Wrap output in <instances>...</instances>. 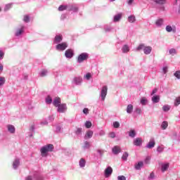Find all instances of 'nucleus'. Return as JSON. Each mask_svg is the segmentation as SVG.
<instances>
[{"instance_id":"37","label":"nucleus","mask_w":180,"mask_h":180,"mask_svg":"<svg viewBox=\"0 0 180 180\" xmlns=\"http://www.w3.org/2000/svg\"><path fill=\"white\" fill-rule=\"evenodd\" d=\"M141 105H146V103H147V99L146 98V97H143V98L141 99Z\"/></svg>"},{"instance_id":"20","label":"nucleus","mask_w":180,"mask_h":180,"mask_svg":"<svg viewBox=\"0 0 180 180\" xmlns=\"http://www.w3.org/2000/svg\"><path fill=\"white\" fill-rule=\"evenodd\" d=\"M62 41H63V36L57 35V36L55 37L56 43H60Z\"/></svg>"},{"instance_id":"24","label":"nucleus","mask_w":180,"mask_h":180,"mask_svg":"<svg viewBox=\"0 0 180 180\" xmlns=\"http://www.w3.org/2000/svg\"><path fill=\"white\" fill-rule=\"evenodd\" d=\"M85 164H86V162L84 158H81L79 160V167H81V168H84V167H85Z\"/></svg>"},{"instance_id":"25","label":"nucleus","mask_w":180,"mask_h":180,"mask_svg":"<svg viewBox=\"0 0 180 180\" xmlns=\"http://www.w3.org/2000/svg\"><path fill=\"white\" fill-rule=\"evenodd\" d=\"M167 127H168V122L164 121L163 122H162L161 128L162 129V130H165Z\"/></svg>"},{"instance_id":"2","label":"nucleus","mask_w":180,"mask_h":180,"mask_svg":"<svg viewBox=\"0 0 180 180\" xmlns=\"http://www.w3.org/2000/svg\"><path fill=\"white\" fill-rule=\"evenodd\" d=\"M89 55L86 53H83L80 54L77 58V61L79 63H82V61H85L86 60H88Z\"/></svg>"},{"instance_id":"16","label":"nucleus","mask_w":180,"mask_h":180,"mask_svg":"<svg viewBox=\"0 0 180 180\" xmlns=\"http://www.w3.org/2000/svg\"><path fill=\"white\" fill-rule=\"evenodd\" d=\"M74 82L76 85H79L82 82V77H75Z\"/></svg>"},{"instance_id":"27","label":"nucleus","mask_w":180,"mask_h":180,"mask_svg":"<svg viewBox=\"0 0 180 180\" xmlns=\"http://www.w3.org/2000/svg\"><path fill=\"white\" fill-rule=\"evenodd\" d=\"M143 165H144L143 162H138V164L135 165V169H141V167H143Z\"/></svg>"},{"instance_id":"38","label":"nucleus","mask_w":180,"mask_h":180,"mask_svg":"<svg viewBox=\"0 0 180 180\" xmlns=\"http://www.w3.org/2000/svg\"><path fill=\"white\" fill-rule=\"evenodd\" d=\"M174 77H176L177 79H180V70L176 71V72L174 73Z\"/></svg>"},{"instance_id":"17","label":"nucleus","mask_w":180,"mask_h":180,"mask_svg":"<svg viewBox=\"0 0 180 180\" xmlns=\"http://www.w3.org/2000/svg\"><path fill=\"white\" fill-rule=\"evenodd\" d=\"M7 129L10 133H12V134L15 133V127L13 125H11V124L8 125Z\"/></svg>"},{"instance_id":"54","label":"nucleus","mask_w":180,"mask_h":180,"mask_svg":"<svg viewBox=\"0 0 180 180\" xmlns=\"http://www.w3.org/2000/svg\"><path fill=\"white\" fill-rule=\"evenodd\" d=\"M84 77L87 79H91V73H87Z\"/></svg>"},{"instance_id":"61","label":"nucleus","mask_w":180,"mask_h":180,"mask_svg":"<svg viewBox=\"0 0 180 180\" xmlns=\"http://www.w3.org/2000/svg\"><path fill=\"white\" fill-rule=\"evenodd\" d=\"M26 180H32V176H27Z\"/></svg>"},{"instance_id":"36","label":"nucleus","mask_w":180,"mask_h":180,"mask_svg":"<svg viewBox=\"0 0 180 180\" xmlns=\"http://www.w3.org/2000/svg\"><path fill=\"white\" fill-rule=\"evenodd\" d=\"M162 23H164V20H162V19H160L156 21L157 26H161V25H162Z\"/></svg>"},{"instance_id":"50","label":"nucleus","mask_w":180,"mask_h":180,"mask_svg":"<svg viewBox=\"0 0 180 180\" xmlns=\"http://www.w3.org/2000/svg\"><path fill=\"white\" fill-rule=\"evenodd\" d=\"M151 160V158H150V157H147L146 158V160H145V162H146V164H150V160Z\"/></svg>"},{"instance_id":"39","label":"nucleus","mask_w":180,"mask_h":180,"mask_svg":"<svg viewBox=\"0 0 180 180\" xmlns=\"http://www.w3.org/2000/svg\"><path fill=\"white\" fill-rule=\"evenodd\" d=\"M113 126L115 129H119V127H120V124L119 123V122H113Z\"/></svg>"},{"instance_id":"47","label":"nucleus","mask_w":180,"mask_h":180,"mask_svg":"<svg viewBox=\"0 0 180 180\" xmlns=\"http://www.w3.org/2000/svg\"><path fill=\"white\" fill-rule=\"evenodd\" d=\"M75 133L76 134H81L82 133V128H77Z\"/></svg>"},{"instance_id":"35","label":"nucleus","mask_w":180,"mask_h":180,"mask_svg":"<svg viewBox=\"0 0 180 180\" xmlns=\"http://www.w3.org/2000/svg\"><path fill=\"white\" fill-rule=\"evenodd\" d=\"M171 109V107L169 105H164L162 107V110H164V112H168V110H169Z\"/></svg>"},{"instance_id":"60","label":"nucleus","mask_w":180,"mask_h":180,"mask_svg":"<svg viewBox=\"0 0 180 180\" xmlns=\"http://www.w3.org/2000/svg\"><path fill=\"white\" fill-rule=\"evenodd\" d=\"M84 144H85L86 147H89V142L86 141V142L84 143Z\"/></svg>"},{"instance_id":"52","label":"nucleus","mask_w":180,"mask_h":180,"mask_svg":"<svg viewBox=\"0 0 180 180\" xmlns=\"http://www.w3.org/2000/svg\"><path fill=\"white\" fill-rule=\"evenodd\" d=\"M83 112L84 113V115H88V113H89V110L88 108H84L83 110Z\"/></svg>"},{"instance_id":"55","label":"nucleus","mask_w":180,"mask_h":180,"mask_svg":"<svg viewBox=\"0 0 180 180\" xmlns=\"http://www.w3.org/2000/svg\"><path fill=\"white\" fill-rule=\"evenodd\" d=\"M148 178H149V179H154V172L150 173Z\"/></svg>"},{"instance_id":"12","label":"nucleus","mask_w":180,"mask_h":180,"mask_svg":"<svg viewBox=\"0 0 180 180\" xmlns=\"http://www.w3.org/2000/svg\"><path fill=\"white\" fill-rule=\"evenodd\" d=\"M168 168H169V163L162 164L161 168L162 172H165Z\"/></svg>"},{"instance_id":"41","label":"nucleus","mask_w":180,"mask_h":180,"mask_svg":"<svg viewBox=\"0 0 180 180\" xmlns=\"http://www.w3.org/2000/svg\"><path fill=\"white\" fill-rule=\"evenodd\" d=\"M23 20L27 23V22H30V18L29 17V15H24Z\"/></svg>"},{"instance_id":"21","label":"nucleus","mask_w":180,"mask_h":180,"mask_svg":"<svg viewBox=\"0 0 180 180\" xmlns=\"http://www.w3.org/2000/svg\"><path fill=\"white\" fill-rule=\"evenodd\" d=\"M122 19V13H119L114 16V22H119Z\"/></svg>"},{"instance_id":"34","label":"nucleus","mask_w":180,"mask_h":180,"mask_svg":"<svg viewBox=\"0 0 180 180\" xmlns=\"http://www.w3.org/2000/svg\"><path fill=\"white\" fill-rule=\"evenodd\" d=\"M144 47H146V46H144V44H140V45L136 48V51H140V50H144Z\"/></svg>"},{"instance_id":"1","label":"nucleus","mask_w":180,"mask_h":180,"mask_svg":"<svg viewBox=\"0 0 180 180\" xmlns=\"http://www.w3.org/2000/svg\"><path fill=\"white\" fill-rule=\"evenodd\" d=\"M53 150H54L53 144H47L43 146L40 150L41 157H47V153H51Z\"/></svg>"},{"instance_id":"14","label":"nucleus","mask_w":180,"mask_h":180,"mask_svg":"<svg viewBox=\"0 0 180 180\" xmlns=\"http://www.w3.org/2000/svg\"><path fill=\"white\" fill-rule=\"evenodd\" d=\"M152 102L153 103H158V102H160V96H157V95L153 96L152 97Z\"/></svg>"},{"instance_id":"57","label":"nucleus","mask_w":180,"mask_h":180,"mask_svg":"<svg viewBox=\"0 0 180 180\" xmlns=\"http://www.w3.org/2000/svg\"><path fill=\"white\" fill-rule=\"evenodd\" d=\"M163 72L165 74H167V72H168V68L167 67L163 68Z\"/></svg>"},{"instance_id":"45","label":"nucleus","mask_w":180,"mask_h":180,"mask_svg":"<svg viewBox=\"0 0 180 180\" xmlns=\"http://www.w3.org/2000/svg\"><path fill=\"white\" fill-rule=\"evenodd\" d=\"M109 137L110 139H115V137H116V134H115V132H110L109 134Z\"/></svg>"},{"instance_id":"49","label":"nucleus","mask_w":180,"mask_h":180,"mask_svg":"<svg viewBox=\"0 0 180 180\" xmlns=\"http://www.w3.org/2000/svg\"><path fill=\"white\" fill-rule=\"evenodd\" d=\"M176 50L175 49H172L169 50V54H176Z\"/></svg>"},{"instance_id":"56","label":"nucleus","mask_w":180,"mask_h":180,"mask_svg":"<svg viewBox=\"0 0 180 180\" xmlns=\"http://www.w3.org/2000/svg\"><path fill=\"white\" fill-rule=\"evenodd\" d=\"M157 91H158V89H155L152 91L151 95H154V94H157Z\"/></svg>"},{"instance_id":"23","label":"nucleus","mask_w":180,"mask_h":180,"mask_svg":"<svg viewBox=\"0 0 180 180\" xmlns=\"http://www.w3.org/2000/svg\"><path fill=\"white\" fill-rule=\"evenodd\" d=\"M130 51V48H129V46L124 45L122 47V53H129Z\"/></svg>"},{"instance_id":"64","label":"nucleus","mask_w":180,"mask_h":180,"mask_svg":"<svg viewBox=\"0 0 180 180\" xmlns=\"http://www.w3.org/2000/svg\"><path fill=\"white\" fill-rule=\"evenodd\" d=\"M164 9H165L164 6H162L161 7V11H164Z\"/></svg>"},{"instance_id":"48","label":"nucleus","mask_w":180,"mask_h":180,"mask_svg":"<svg viewBox=\"0 0 180 180\" xmlns=\"http://www.w3.org/2000/svg\"><path fill=\"white\" fill-rule=\"evenodd\" d=\"M157 151L158 153H162V151H164V148L161 147V146H158L157 148Z\"/></svg>"},{"instance_id":"7","label":"nucleus","mask_w":180,"mask_h":180,"mask_svg":"<svg viewBox=\"0 0 180 180\" xmlns=\"http://www.w3.org/2000/svg\"><path fill=\"white\" fill-rule=\"evenodd\" d=\"M143 144V139L141 138H136L134 140V145L140 147Z\"/></svg>"},{"instance_id":"40","label":"nucleus","mask_w":180,"mask_h":180,"mask_svg":"<svg viewBox=\"0 0 180 180\" xmlns=\"http://www.w3.org/2000/svg\"><path fill=\"white\" fill-rule=\"evenodd\" d=\"M47 75V70H42L41 72V77H46Z\"/></svg>"},{"instance_id":"59","label":"nucleus","mask_w":180,"mask_h":180,"mask_svg":"<svg viewBox=\"0 0 180 180\" xmlns=\"http://www.w3.org/2000/svg\"><path fill=\"white\" fill-rule=\"evenodd\" d=\"M133 2H134V0H129L128 5H131V4H133Z\"/></svg>"},{"instance_id":"32","label":"nucleus","mask_w":180,"mask_h":180,"mask_svg":"<svg viewBox=\"0 0 180 180\" xmlns=\"http://www.w3.org/2000/svg\"><path fill=\"white\" fill-rule=\"evenodd\" d=\"M69 11H73V12H77L78 11V7L75 6H70Z\"/></svg>"},{"instance_id":"10","label":"nucleus","mask_w":180,"mask_h":180,"mask_svg":"<svg viewBox=\"0 0 180 180\" xmlns=\"http://www.w3.org/2000/svg\"><path fill=\"white\" fill-rule=\"evenodd\" d=\"M53 106H55L56 108H58L59 105H60L61 104V98H56L54 100H53Z\"/></svg>"},{"instance_id":"26","label":"nucleus","mask_w":180,"mask_h":180,"mask_svg":"<svg viewBox=\"0 0 180 180\" xmlns=\"http://www.w3.org/2000/svg\"><path fill=\"white\" fill-rule=\"evenodd\" d=\"M128 21L130 22V23H134V22H136V17L134 15H130L129 18H128Z\"/></svg>"},{"instance_id":"44","label":"nucleus","mask_w":180,"mask_h":180,"mask_svg":"<svg viewBox=\"0 0 180 180\" xmlns=\"http://www.w3.org/2000/svg\"><path fill=\"white\" fill-rule=\"evenodd\" d=\"M175 106H178L180 105V97L176 98V102L174 103Z\"/></svg>"},{"instance_id":"63","label":"nucleus","mask_w":180,"mask_h":180,"mask_svg":"<svg viewBox=\"0 0 180 180\" xmlns=\"http://www.w3.org/2000/svg\"><path fill=\"white\" fill-rule=\"evenodd\" d=\"M11 6H12L11 4H7L6 5V8H11Z\"/></svg>"},{"instance_id":"33","label":"nucleus","mask_w":180,"mask_h":180,"mask_svg":"<svg viewBox=\"0 0 180 180\" xmlns=\"http://www.w3.org/2000/svg\"><path fill=\"white\" fill-rule=\"evenodd\" d=\"M127 157H129V153H127V152H125L122 155V160H124V161H127Z\"/></svg>"},{"instance_id":"18","label":"nucleus","mask_w":180,"mask_h":180,"mask_svg":"<svg viewBox=\"0 0 180 180\" xmlns=\"http://www.w3.org/2000/svg\"><path fill=\"white\" fill-rule=\"evenodd\" d=\"M25 30V27H22L20 29L17 30L16 32H15V36H20V34H22V33H23Z\"/></svg>"},{"instance_id":"19","label":"nucleus","mask_w":180,"mask_h":180,"mask_svg":"<svg viewBox=\"0 0 180 180\" xmlns=\"http://www.w3.org/2000/svg\"><path fill=\"white\" fill-rule=\"evenodd\" d=\"M20 164V162H19V160H15L13 163V167L14 168V169H16L18 167H19Z\"/></svg>"},{"instance_id":"6","label":"nucleus","mask_w":180,"mask_h":180,"mask_svg":"<svg viewBox=\"0 0 180 180\" xmlns=\"http://www.w3.org/2000/svg\"><path fill=\"white\" fill-rule=\"evenodd\" d=\"M65 110H67V105L65 104H60L58 107V112H59V113H64Z\"/></svg>"},{"instance_id":"8","label":"nucleus","mask_w":180,"mask_h":180,"mask_svg":"<svg viewBox=\"0 0 180 180\" xmlns=\"http://www.w3.org/2000/svg\"><path fill=\"white\" fill-rule=\"evenodd\" d=\"M112 172H113V169L110 167H107L105 170V177L108 178V176H110V175H112Z\"/></svg>"},{"instance_id":"62","label":"nucleus","mask_w":180,"mask_h":180,"mask_svg":"<svg viewBox=\"0 0 180 180\" xmlns=\"http://www.w3.org/2000/svg\"><path fill=\"white\" fill-rule=\"evenodd\" d=\"M105 32H110V28H105Z\"/></svg>"},{"instance_id":"9","label":"nucleus","mask_w":180,"mask_h":180,"mask_svg":"<svg viewBox=\"0 0 180 180\" xmlns=\"http://www.w3.org/2000/svg\"><path fill=\"white\" fill-rule=\"evenodd\" d=\"M154 147H155V141L154 139H150L146 145V148H154Z\"/></svg>"},{"instance_id":"11","label":"nucleus","mask_w":180,"mask_h":180,"mask_svg":"<svg viewBox=\"0 0 180 180\" xmlns=\"http://www.w3.org/2000/svg\"><path fill=\"white\" fill-rule=\"evenodd\" d=\"M113 154L117 155L120 153V146H115L112 148Z\"/></svg>"},{"instance_id":"22","label":"nucleus","mask_w":180,"mask_h":180,"mask_svg":"<svg viewBox=\"0 0 180 180\" xmlns=\"http://www.w3.org/2000/svg\"><path fill=\"white\" fill-rule=\"evenodd\" d=\"M133 112V105L129 104L127 107V112L131 113Z\"/></svg>"},{"instance_id":"31","label":"nucleus","mask_w":180,"mask_h":180,"mask_svg":"<svg viewBox=\"0 0 180 180\" xmlns=\"http://www.w3.org/2000/svg\"><path fill=\"white\" fill-rule=\"evenodd\" d=\"M85 127H86V129H91V127H92V122L86 121L85 122Z\"/></svg>"},{"instance_id":"4","label":"nucleus","mask_w":180,"mask_h":180,"mask_svg":"<svg viewBox=\"0 0 180 180\" xmlns=\"http://www.w3.org/2000/svg\"><path fill=\"white\" fill-rule=\"evenodd\" d=\"M106 95H108V86H104L101 89V99L102 101H105L106 98Z\"/></svg>"},{"instance_id":"5","label":"nucleus","mask_w":180,"mask_h":180,"mask_svg":"<svg viewBox=\"0 0 180 180\" xmlns=\"http://www.w3.org/2000/svg\"><path fill=\"white\" fill-rule=\"evenodd\" d=\"M65 56L66 58H72V56H74V51L72 49L66 50Z\"/></svg>"},{"instance_id":"30","label":"nucleus","mask_w":180,"mask_h":180,"mask_svg":"<svg viewBox=\"0 0 180 180\" xmlns=\"http://www.w3.org/2000/svg\"><path fill=\"white\" fill-rule=\"evenodd\" d=\"M155 4H158L159 5H164L165 2H167V0H154Z\"/></svg>"},{"instance_id":"43","label":"nucleus","mask_w":180,"mask_h":180,"mask_svg":"<svg viewBox=\"0 0 180 180\" xmlns=\"http://www.w3.org/2000/svg\"><path fill=\"white\" fill-rule=\"evenodd\" d=\"M46 103L50 104V103H51V102H53V99H51V97L48 96L46 99Z\"/></svg>"},{"instance_id":"42","label":"nucleus","mask_w":180,"mask_h":180,"mask_svg":"<svg viewBox=\"0 0 180 180\" xmlns=\"http://www.w3.org/2000/svg\"><path fill=\"white\" fill-rule=\"evenodd\" d=\"M5 84V77H0V86Z\"/></svg>"},{"instance_id":"28","label":"nucleus","mask_w":180,"mask_h":180,"mask_svg":"<svg viewBox=\"0 0 180 180\" xmlns=\"http://www.w3.org/2000/svg\"><path fill=\"white\" fill-rule=\"evenodd\" d=\"M129 137H136V131L134 129H131L129 133Z\"/></svg>"},{"instance_id":"46","label":"nucleus","mask_w":180,"mask_h":180,"mask_svg":"<svg viewBox=\"0 0 180 180\" xmlns=\"http://www.w3.org/2000/svg\"><path fill=\"white\" fill-rule=\"evenodd\" d=\"M166 30H167V32H172V27H171V25H167V26L166 27Z\"/></svg>"},{"instance_id":"13","label":"nucleus","mask_w":180,"mask_h":180,"mask_svg":"<svg viewBox=\"0 0 180 180\" xmlns=\"http://www.w3.org/2000/svg\"><path fill=\"white\" fill-rule=\"evenodd\" d=\"M152 50L153 49L151 48V46H145L143 49V52L145 54H150Z\"/></svg>"},{"instance_id":"58","label":"nucleus","mask_w":180,"mask_h":180,"mask_svg":"<svg viewBox=\"0 0 180 180\" xmlns=\"http://www.w3.org/2000/svg\"><path fill=\"white\" fill-rule=\"evenodd\" d=\"M2 71H4V65L0 64V74H1V72H2Z\"/></svg>"},{"instance_id":"29","label":"nucleus","mask_w":180,"mask_h":180,"mask_svg":"<svg viewBox=\"0 0 180 180\" xmlns=\"http://www.w3.org/2000/svg\"><path fill=\"white\" fill-rule=\"evenodd\" d=\"M68 8V6H64V5H60L59 7H58V11L60 12L63 11H66V9Z\"/></svg>"},{"instance_id":"3","label":"nucleus","mask_w":180,"mask_h":180,"mask_svg":"<svg viewBox=\"0 0 180 180\" xmlns=\"http://www.w3.org/2000/svg\"><path fill=\"white\" fill-rule=\"evenodd\" d=\"M68 47V45L67 44V43L63 42L62 44L56 45V50H59L60 51H64V50H65V49H67Z\"/></svg>"},{"instance_id":"51","label":"nucleus","mask_w":180,"mask_h":180,"mask_svg":"<svg viewBox=\"0 0 180 180\" xmlns=\"http://www.w3.org/2000/svg\"><path fill=\"white\" fill-rule=\"evenodd\" d=\"M117 179L118 180H126V177L124 176H118Z\"/></svg>"},{"instance_id":"53","label":"nucleus","mask_w":180,"mask_h":180,"mask_svg":"<svg viewBox=\"0 0 180 180\" xmlns=\"http://www.w3.org/2000/svg\"><path fill=\"white\" fill-rule=\"evenodd\" d=\"M4 56H5L4 51H0V60H2V58H4Z\"/></svg>"},{"instance_id":"15","label":"nucleus","mask_w":180,"mask_h":180,"mask_svg":"<svg viewBox=\"0 0 180 180\" xmlns=\"http://www.w3.org/2000/svg\"><path fill=\"white\" fill-rule=\"evenodd\" d=\"M94 136V131L89 130L86 131L85 139H91Z\"/></svg>"}]
</instances>
